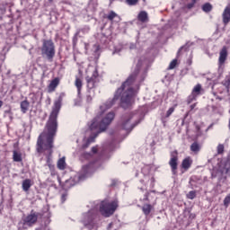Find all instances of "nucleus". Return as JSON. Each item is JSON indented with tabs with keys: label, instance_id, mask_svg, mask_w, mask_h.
I'll return each mask as SVG.
<instances>
[{
	"label": "nucleus",
	"instance_id": "obj_1",
	"mask_svg": "<svg viewBox=\"0 0 230 230\" xmlns=\"http://www.w3.org/2000/svg\"><path fill=\"white\" fill-rule=\"evenodd\" d=\"M64 98H66V93H61L54 102L52 111L45 126L47 131L40 133L37 140V152L39 154H42L46 150L50 154L53 152V143L58 130V114L60 113V109H62Z\"/></svg>",
	"mask_w": 230,
	"mask_h": 230
},
{
	"label": "nucleus",
	"instance_id": "obj_2",
	"mask_svg": "<svg viewBox=\"0 0 230 230\" xmlns=\"http://www.w3.org/2000/svg\"><path fill=\"white\" fill-rule=\"evenodd\" d=\"M141 67H143V59H138L135 69L116 91L114 97L105 103L106 109H111L119 98L123 109L132 107V103H134V96H136V91L132 85H134V82H136L137 75H139V72L141 71Z\"/></svg>",
	"mask_w": 230,
	"mask_h": 230
},
{
	"label": "nucleus",
	"instance_id": "obj_3",
	"mask_svg": "<svg viewBox=\"0 0 230 230\" xmlns=\"http://www.w3.org/2000/svg\"><path fill=\"white\" fill-rule=\"evenodd\" d=\"M114 118H116L114 111L109 112L104 116L103 113H101L100 116L95 117L89 125L90 130L95 131V133L93 136L89 137L87 141L90 144L94 143L98 135L102 134V132H105L109 125L114 121Z\"/></svg>",
	"mask_w": 230,
	"mask_h": 230
},
{
	"label": "nucleus",
	"instance_id": "obj_4",
	"mask_svg": "<svg viewBox=\"0 0 230 230\" xmlns=\"http://www.w3.org/2000/svg\"><path fill=\"white\" fill-rule=\"evenodd\" d=\"M40 51L42 57L47 58L49 62H51L53 58H55V55L57 53L55 49V42H53V40H43Z\"/></svg>",
	"mask_w": 230,
	"mask_h": 230
},
{
	"label": "nucleus",
	"instance_id": "obj_5",
	"mask_svg": "<svg viewBox=\"0 0 230 230\" xmlns=\"http://www.w3.org/2000/svg\"><path fill=\"white\" fill-rule=\"evenodd\" d=\"M118 200L113 201H102L100 205V213L102 217L109 218V217H112L114 213H116V209L119 208Z\"/></svg>",
	"mask_w": 230,
	"mask_h": 230
},
{
	"label": "nucleus",
	"instance_id": "obj_6",
	"mask_svg": "<svg viewBox=\"0 0 230 230\" xmlns=\"http://www.w3.org/2000/svg\"><path fill=\"white\" fill-rule=\"evenodd\" d=\"M40 217L41 214L35 210H31V212L22 218L23 226H27V227H33L35 224L39 221Z\"/></svg>",
	"mask_w": 230,
	"mask_h": 230
},
{
	"label": "nucleus",
	"instance_id": "obj_7",
	"mask_svg": "<svg viewBox=\"0 0 230 230\" xmlns=\"http://www.w3.org/2000/svg\"><path fill=\"white\" fill-rule=\"evenodd\" d=\"M170 155L169 166H171V172L172 175H177V170L179 168V152H177V150L172 151Z\"/></svg>",
	"mask_w": 230,
	"mask_h": 230
},
{
	"label": "nucleus",
	"instance_id": "obj_8",
	"mask_svg": "<svg viewBox=\"0 0 230 230\" xmlns=\"http://www.w3.org/2000/svg\"><path fill=\"white\" fill-rule=\"evenodd\" d=\"M85 80L89 91H91V89H96L98 84H100V75L98 74V70L93 71L92 76H86Z\"/></svg>",
	"mask_w": 230,
	"mask_h": 230
},
{
	"label": "nucleus",
	"instance_id": "obj_9",
	"mask_svg": "<svg viewBox=\"0 0 230 230\" xmlns=\"http://www.w3.org/2000/svg\"><path fill=\"white\" fill-rule=\"evenodd\" d=\"M202 91H204V89L202 88V84H197L193 87L191 93L187 98L188 105H190V103H191L192 102L197 101V97H199V96H200V94H202Z\"/></svg>",
	"mask_w": 230,
	"mask_h": 230
},
{
	"label": "nucleus",
	"instance_id": "obj_10",
	"mask_svg": "<svg viewBox=\"0 0 230 230\" xmlns=\"http://www.w3.org/2000/svg\"><path fill=\"white\" fill-rule=\"evenodd\" d=\"M222 21L225 26L230 23V3L225 7L222 13Z\"/></svg>",
	"mask_w": 230,
	"mask_h": 230
},
{
	"label": "nucleus",
	"instance_id": "obj_11",
	"mask_svg": "<svg viewBox=\"0 0 230 230\" xmlns=\"http://www.w3.org/2000/svg\"><path fill=\"white\" fill-rule=\"evenodd\" d=\"M131 119H132V116H130V115H124L122 117L121 128L124 130H132L134 128L132 126H130Z\"/></svg>",
	"mask_w": 230,
	"mask_h": 230
},
{
	"label": "nucleus",
	"instance_id": "obj_12",
	"mask_svg": "<svg viewBox=\"0 0 230 230\" xmlns=\"http://www.w3.org/2000/svg\"><path fill=\"white\" fill-rule=\"evenodd\" d=\"M58 85H60V77H56L52 79L49 84L48 85V93H55Z\"/></svg>",
	"mask_w": 230,
	"mask_h": 230
},
{
	"label": "nucleus",
	"instance_id": "obj_13",
	"mask_svg": "<svg viewBox=\"0 0 230 230\" xmlns=\"http://www.w3.org/2000/svg\"><path fill=\"white\" fill-rule=\"evenodd\" d=\"M192 164H193V159H191V156H187L182 160L181 166L182 170H184L185 172H188V170L191 168Z\"/></svg>",
	"mask_w": 230,
	"mask_h": 230
},
{
	"label": "nucleus",
	"instance_id": "obj_14",
	"mask_svg": "<svg viewBox=\"0 0 230 230\" xmlns=\"http://www.w3.org/2000/svg\"><path fill=\"white\" fill-rule=\"evenodd\" d=\"M226 60H227V47H223L219 52L218 62L220 66L226 64Z\"/></svg>",
	"mask_w": 230,
	"mask_h": 230
},
{
	"label": "nucleus",
	"instance_id": "obj_15",
	"mask_svg": "<svg viewBox=\"0 0 230 230\" xmlns=\"http://www.w3.org/2000/svg\"><path fill=\"white\" fill-rule=\"evenodd\" d=\"M82 172L83 173H84V175H89V173H93V172H94V163L90 162L88 164L84 165L82 168Z\"/></svg>",
	"mask_w": 230,
	"mask_h": 230
},
{
	"label": "nucleus",
	"instance_id": "obj_16",
	"mask_svg": "<svg viewBox=\"0 0 230 230\" xmlns=\"http://www.w3.org/2000/svg\"><path fill=\"white\" fill-rule=\"evenodd\" d=\"M75 85L77 89V94H78V96H80V94H82V87H84V83L82 81V77H80L78 75L75 76Z\"/></svg>",
	"mask_w": 230,
	"mask_h": 230
},
{
	"label": "nucleus",
	"instance_id": "obj_17",
	"mask_svg": "<svg viewBox=\"0 0 230 230\" xmlns=\"http://www.w3.org/2000/svg\"><path fill=\"white\" fill-rule=\"evenodd\" d=\"M20 109L22 114H26L30 111V102H28V99H25L20 103Z\"/></svg>",
	"mask_w": 230,
	"mask_h": 230
},
{
	"label": "nucleus",
	"instance_id": "obj_18",
	"mask_svg": "<svg viewBox=\"0 0 230 230\" xmlns=\"http://www.w3.org/2000/svg\"><path fill=\"white\" fill-rule=\"evenodd\" d=\"M154 209V205L146 203L142 206V212L146 217H148L150 213H152V210Z\"/></svg>",
	"mask_w": 230,
	"mask_h": 230
},
{
	"label": "nucleus",
	"instance_id": "obj_19",
	"mask_svg": "<svg viewBox=\"0 0 230 230\" xmlns=\"http://www.w3.org/2000/svg\"><path fill=\"white\" fill-rule=\"evenodd\" d=\"M137 21L139 22H148V13L146 11H140L137 14Z\"/></svg>",
	"mask_w": 230,
	"mask_h": 230
},
{
	"label": "nucleus",
	"instance_id": "obj_20",
	"mask_svg": "<svg viewBox=\"0 0 230 230\" xmlns=\"http://www.w3.org/2000/svg\"><path fill=\"white\" fill-rule=\"evenodd\" d=\"M13 161L14 163H22V154L17 150L13 151Z\"/></svg>",
	"mask_w": 230,
	"mask_h": 230
},
{
	"label": "nucleus",
	"instance_id": "obj_21",
	"mask_svg": "<svg viewBox=\"0 0 230 230\" xmlns=\"http://www.w3.org/2000/svg\"><path fill=\"white\" fill-rule=\"evenodd\" d=\"M33 186V183L31 182V180L30 179H25L22 181V188L24 191H30V188Z\"/></svg>",
	"mask_w": 230,
	"mask_h": 230
},
{
	"label": "nucleus",
	"instance_id": "obj_22",
	"mask_svg": "<svg viewBox=\"0 0 230 230\" xmlns=\"http://www.w3.org/2000/svg\"><path fill=\"white\" fill-rule=\"evenodd\" d=\"M190 151L194 152V154H199L200 152V144L199 142H193L190 145Z\"/></svg>",
	"mask_w": 230,
	"mask_h": 230
},
{
	"label": "nucleus",
	"instance_id": "obj_23",
	"mask_svg": "<svg viewBox=\"0 0 230 230\" xmlns=\"http://www.w3.org/2000/svg\"><path fill=\"white\" fill-rule=\"evenodd\" d=\"M116 17H119V15H118V13H116L114 11H111L106 15V19H108V21H111V22H112L114 21V19H116Z\"/></svg>",
	"mask_w": 230,
	"mask_h": 230
},
{
	"label": "nucleus",
	"instance_id": "obj_24",
	"mask_svg": "<svg viewBox=\"0 0 230 230\" xmlns=\"http://www.w3.org/2000/svg\"><path fill=\"white\" fill-rule=\"evenodd\" d=\"M58 170H64L66 168V157H62L58 161Z\"/></svg>",
	"mask_w": 230,
	"mask_h": 230
},
{
	"label": "nucleus",
	"instance_id": "obj_25",
	"mask_svg": "<svg viewBox=\"0 0 230 230\" xmlns=\"http://www.w3.org/2000/svg\"><path fill=\"white\" fill-rule=\"evenodd\" d=\"M202 10L206 13H209V12H211V10H213V5L209 3H206L202 5Z\"/></svg>",
	"mask_w": 230,
	"mask_h": 230
},
{
	"label": "nucleus",
	"instance_id": "obj_26",
	"mask_svg": "<svg viewBox=\"0 0 230 230\" xmlns=\"http://www.w3.org/2000/svg\"><path fill=\"white\" fill-rule=\"evenodd\" d=\"M225 146L224 144H219L217 146V155H224V152H225Z\"/></svg>",
	"mask_w": 230,
	"mask_h": 230
},
{
	"label": "nucleus",
	"instance_id": "obj_27",
	"mask_svg": "<svg viewBox=\"0 0 230 230\" xmlns=\"http://www.w3.org/2000/svg\"><path fill=\"white\" fill-rule=\"evenodd\" d=\"M128 6H137L139 4V0H125Z\"/></svg>",
	"mask_w": 230,
	"mask_h": 230
},
{
	"label": "nucleus",
	"instance_id": "obj_28",
	"mask_svg": "<svg viewBox=\"0 0 230 230\" xmlns=\"http://www.w3.org/2000/svg\"><path fill=\"white\" fill-rule=\"evenodd\" d=\"M195 4H197V0H191V3L187 4L185 8L191 10V8H195Z\"/></svg>",
	"mask_w": 230,
	"mask_h": 230
},
{
	"label": "nucleus",
	"instance_id": "obj_29",
	"mask_svg": "<svg viewBox=\"0 0 230 230\" xmlns=\"http://www.w3.org/2000/svg\"><path fill=\"white\" fill-rule=\"evenodd\" d=\"M175 67H177V59H173L171 63H170V65H169V66H168V71H171L172 69H175Z\"/></svg>",
	"mask_w": 230,
	"mask_h": 230
},
{
	"label": "nucleus",
	"instance_id": "obj_30",
	"mask_svg": "<svg viewBox=\"0 0 230 230\" xmlns=\"http://www.w3.org/2000/svg\"><path fill=\"white\" fill-rule=\"evenodd\" d=\"M195 197H197V191H195V190H190L187 194V199H190V200H193V199H195Z\"/></svg>",
	"mask_w": 230,
	"mask_h": 230
},
{
	"label": "nucleus",
	"instance_id": "obj_31",
	"mask_svg": "<svg viewBox=\"0 0 230 230\" xmlns=\"http://www.w3.org/2000/svg\"><path fill=\"white\" fill-rule=\"evenodd\" d=\"M173 112H175V108L171 107V108L167 111V112H166V114H165V118H170V116H172V114H173Z\"/></svg>",
	"mask_w": 230,
	"mask_h": 230
},
{
	"label": "nucleus",
	"instance_id": "obj_32",
	"mask_svg": "<svg viewBox=\"0 0 230 230\" xmlns=\"http://www.w3.org/2000/svg\"><path fill=\"white\" fill-rule=\"evenodd\" d=\"M222 84L226 87V89H227V91H229V87H230V79H226L222 82Z\"/></svg>",
	"mask_w": 230,
	"mask_h": 230
},
{
	"label": "nucleus",
	"instance_id": "obj_33",
	"mask_svg": "<svg viewBox=\"0 0 230 230\" xmlns=\"http://www.w3.org/2000/svg\"><path fill=\"white\" fill-rule=\"evenodd\" d=\"M82 156L84 157V159H91V157H93L91 153H84Z\"/></svg>",
	"mask_w": 230,
	"mask_h": 230
},
{
	"label": "nucleus",
	"instance_id": "obj_34",
	"mask_svg": "<svg viewBox=\"0 0 230 230\" xmlns=\"http://www.w3.org/2000/svg\"><path fill=\"white\" fill-rule=\"evenodd\" d=\"M149 195H150L149 192L145 194V196H144V202H150Z\"/></svg>",
	"mask_w": 230,
	"mask_h": 230
},
{
	"label": "nucleus",
	"instance_id": "obj_35",
	"mask_svg": "<svg viewBox=\"0 0 230 230\" xmlns=\"http://www.w3.org/2000/svg\"><path fill=\"white\" fill-rule=\"evenodd\" d=\"M91 31V28L89 26H85L84 28L82 29L83 33H89Z\"/></svg>",
	"mask_w": 230,
	"mask_h": 230
},
{
	"label": "nucleus",
	"instance_id": "obj_36",
	"mask_svg": "<svg viewBox=\"0 0 230 230\" xmlns=\"http://www.w3.org/2000/svg\"><path fill=\"white\" fill-rule=\"evenodd\" d=\"M67 199V193L61 195V202L64 203Z\"/></svg>",
	"mask_w": 230,
	"mask_h": 230
},
{
	"label": "nucleus",
	"instance_id": "obj_37",
	"mask_svg": "<svg viewBox=\"0 0 230 230\" xmlns=\"http://www.w3.org/2000/svg\"><path fill=\"white\" fill-rule=\"evenodd\" d=\"M36 101H37V95H35V93H33L32 97H31V103H32V105L35 103Z\"/></svg>",
	"mask_w": 230,
	"mask_h": 230
},
{
	"label": "nucleus",
	"instance_id": "obj_38",
	"mask_svg": "<svg viewBox=\"0 0 230 230\" xmlns=\"http://www.w3.org/2000/svg\"><path fill=\"white\" fill-rule=\"evenodd\" d=\"M191 64H193V58H190L187 59V65L191 66Z\"/></svg>",
	"mask_w": 230,
	"mask_h": 230
},
{
	"label": "nucleus",
	"instance_id": "obj_39",
	"mask_svg": "<svg viewBox=\"0 0 230 230\" xmlns=\"http://www.w3.org/2000/svg\"><path fill=\"white\" fill-rule=\"evenodd\" d=\"M86 102H87V103H91V102H93V96L87 95L86 96Z\"/></svg>",
	"mask_w": 230,
	"mask_h": 230
},
{
	"label": "nucleus",
	"instance_id": "obj_40",
	"mask_svg": "<svg viewBox=\"0 0 230 230\" xmlns=\"http://www.w3.org/2000/svg\"><path fill=\"white\" fill-rule=\"evenodd\" d=\"M2 13H6V7L4 5L0 6Z\"/></svg>",
	"mask_w": 230,
	"mask_h": 230
},
{
	"label": "nucleus",
	"instance_id": "obj_41",
	"mask_svg": "<svg viewBox=\"0 0 230 230\" xmlns=\"http://www.w3.org/2000/svg\"><path fill=\"white\" fill-rule=\"evenodd\" d=\"M92 152L93 154H98V147L96 146L92 147Z\"/></svg>",
	"mask_w": 230,
	"mask_h": 230
},
{
	"label": "nucleus",
	"instance_id": "obj_42",
	"mask_svg": "<svg viewBox=\"0 0 230 230\" xmlns=\"http://www.w3.org/2000/svg\"><path fill=\"white\" fill-rule=\"evenodd\" d=\"M91 145V142H89L88 140H86V143L84 144L83 147L84 148H88V146Z\"/></svg>",
	"mask_w": 230,
	"mask_h": 230
},
{
	"label": "nucleus",
	"instance_id": "obj_43",
	"mask_svg": "<svg viewBox=\"0 0 230 230\" xmlns=\"http://www.w3.org/2000/svg\"><path fill=\"white\" fill-rule=\"evenodd\" d=\"M195 107H197V102L190 105V111H193V109H195Z\"/></svg>",
	"mask_w": 230,
	"mask_h": 230
},
{
	"label": "nucleus",
	"instance_id": "obj_44",
	"mask_svg": "<svg viewBox=\"0 0 230 230\" xmlns=\"http://www.w3.org/2000/svg\"><path fill=\"white\" fill-rule=\"evenodd\" d=\"M49 218H51V216L49 214L47 222H45V224H49V222H51V220Z\"/></svg>",
	"mask_w": 230,
	"mask_h": 230
},
{
	"label": "nucleus",
	"instance_id": "obj_45",
	"mask_svg": "<svg viewBox=\"0 0 230 230\" xmlns=\"http://www.w3.org/2000/svg\"><path fill=\"white\" fill-rule=\"evenodd\" d=\"M181 51H182V47L179 49V50L177 52V57H179V55H181Z\"/></svg>",
	"mask_w": 230,
	"mask_h": 230
},
{
	"label": "nucleus",
	"instance_id": "obj_46",
	"mask_svg": "<svg viewBox=\"0 0 230 230\" xmlns=\"http://www.w3.org/2000/svg\"><path fill=\"white\" fill-rule=\"evenodd\" d=\"M49 168L51 170L52 168H55V165L51 164H48Z\"/></svg>",
	"mask_w": 230,
	"mask_h": 230
},
{
	"label": "nucleus",
	"instance_id": "obj_47",
	"mask_svg": "<svg viewBox=\"0 0 230 230\" xmlns=\"http://www.w3.org/2000/svg\"><path fill=\"white\" fill-rule=\"evenodd\" d=\"M10 112H12L11 110L5 111V113H6V114H10Z\"/></svg>",
	"mask_w": 230,
	"mask_h": 230
},
{
	"label": "nucleus",
	"instance_id": "obj_48",
	"mask_svg": "<svg viewBox=\"0 0 230 230\" xmlns=\"http://www.w3.org/2000/svg\"><path fill=\"white\" fill-rule=\"evenodd\" d=\"M111 227H112V223L109 224L108 229H111Z\"/></svg>",
	"mask_w": 230,
	"mask_h": 230
},
{
	"label": "nucleus",
	"instance_id": "obj_49",
	"mask_svg": "<svg viewBox=\"0 0 230 230\" xmlns=\"http://www.w3.org/2000/svg\"><path fill=\"white\" fill-rule=\"evenodd\" d=\"M3 104H4L3 101H0V109L1 107H3Z\"/></svg>",
	"mask_w": 230,
	"mask_h": 230
},
{
	"label": "nucleus",
	"instance_id": "obj_50",
	"mask_svg": "<svg viewBox=\"0 0 230 230\" xmlns=\"http://www.w3.org/2000/svg\"><path fill=\"white\" fill-rule=\"evenodd\" d=\"M16 145H18V144H14V146H16Z\"/></svg>",
	"mask_w": 230,
	"mask_h": 230
}]
</instances>
